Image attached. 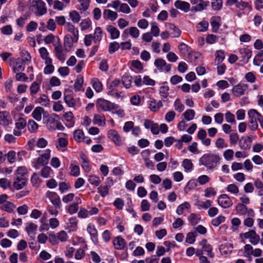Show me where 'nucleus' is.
Instances as JSON below:
<instances>
[{
  "mask_svg": "<svg viewBox=\"0 0 263 263\" xmlns=\"http://www.w3.org/2000/svg\"><path fill=\"white\" fill-rule=\"evenodd\" d=\"M27 174V171L25 166L18 167L16 171V176H18L22 178H26V176Z\"/></svg>",
  "mask_w": 263,
  "mask_h": 263,
  "instance_id": "obj_33",
  "label": "nucleus"
},
{
  "mask_svg": "<svg viewBox=\"0 0 263 263\" xmlns=\"http://www.w3.org/2000/svg\"><path fill=\"white\" fill-rule=\"evenodd\" d=\"M248 88V84L240 83L233 87L232 92L235 97H239L245 94V91Z\"/></svg>",
  "mask_w": 263,
  "mask_h": 263,
  "instance_id": "obj_5",
  "label": "nucleus"
},
{
  "mask_svg": "<svg viewBox=\"0 0 263 263\" xmlns=\"http://www.w3.org/2000/svg\"><path fill=\"white\" fill-rule=\"evenodd\" d=\"M196 205L203 209H206L212 205V202L210 200H207L205 202L198 201Z\"/></svg>",
  "mask_w": 263,
  "mask_h": 263,
  "instance_id": "obj_56",
  "label": "nucleus"
},
{
  "mask_svg": "<svg viewBox=\"0 0 263 263\" xmlns=\"http://www.w3.org/2000/svg\"><path fill=\"white\" fill-rule=\"evenodd\" d=\"M249 127L252 131H255L257 129L258 125L257 122V119L249 120Z\"/></svg>",
  "mask_w": 263,
  "mask_h": 263,
  "instance_id": "obj_61",
  "label": "nucleus"
},
{
  "mask_svg": "<svg viewBox=\"0 0 263 263\" xmlns=\"http://www.w3.org/2000/svg\"><path fill=\"white\" fill-rule=\"evenodd\" d=\"M114 206L118 210H122L124 204V201L120 198H117L114 202Z\"/></svg>",
  "mask_w": 263,
  "mask_h": 263,
  "instance_id": "obj_57",
  "label": "nucleus"
},
{
  "mask_svg": "<svg viewBox=\"0 0 263 263\" xmlns=\"http://www.w3.org/2000/svg\"><path fill=\"white\" fill-rule=\"evenodd\" d=\"M93 87L97 92H100L102 90V84L100 81L96 79L93 81Z\"/></svg>",
  "mask_w": 263,
  "mask_h": 263,
  "instance_id": "obj_52",
  "label": "nucleus"
},
{
  "mask_svg": "<svg viewBox=\"0 0 263 263\" xmlns=\"http://www.w3.org/2000/svg\"><path fill=\"white\" fill-rule=\"evenodd\" d=\"M24 62L23 59L20 58L17 59L16 65L13 67V71L15 73L23 71L24 70L25 67L23 64Z\"/></svg>",
  "mask_w": 263,
  "mask_h": 263,
  "instance_id": "obj_25",
  "label": "nucleus"
},
{
  "mask_svg": "<svg viewBox=\"0 0 263 263\" xmlns=\"http://www.w3.org/2000/svg\"><path fill=\"white\" fill-rule=\"evenodd\" d=\"M26 125V120L23 118H20L15 123V126L18 130L23 129Z\"/></svg>",
  "mask_w": 263,
  "mask_h": 263,
  "instance_id": "obj_43",
  "label": "nucleus"
},
{
  "mask_svg": "<svg viewBox=\"0 0 263 263\" xmlns=\"http://www.w3.org/2000/svg\"><path fill=\"white\" fill-rule=\"evenodd\" d=\"M8 161L10 163L14 162L15 160L16 153L14 151H10L6 154Z\"/></svg>",
  "mask_w": 263,
  "mask_h": 263,
  "instance_id": "obj_49",
  "label": "nucleus"
},
{
  "mask_svg": "<svg viewBox=\"0 0 263 263\" xmlns=\"http://www.w3.org/2000/svg\"><path fill=\"white\" fill-rule=\"evenodd\" d=\"M102 33V29L100 27H98L95 29V35L93 36V40L96 43L98 41H100L101 39V34Z\"/></svg>",
  "mask_w": 263,
  "mask_h": 263,
  "instance_id": "obj_40",
  "label": "nucleus"
},
{
  "mask_svg": "<svg viewBox=\"0 0 263 263\" xmlns=\"http://www.w3.org/2000/svg\"><path fill=\"white\" fill-rule=\"evenodd\" d=\"M107 135L108 137L111 139L116 145H119L121 144V137L117 131L114 129H110L108 132Z\"/></svg>",
  "mask_w": 263,
  "mask_h": 263,
  "instance_id": "obj_10",
  "label": "nucleus"
},
{
  "mask_svg": "<svg viewBox=\"0 0 263 263\" xmlns=\"http://www.w3.org/2000/svg\"><path fill=\"white\" fill-rule=\"evenodd\" d=\"M15 205L11 202H7L4 205L3 209L7 212L13 213L14 212V208Z\"/></svg>",
  "mask_w": 263,
  "mask_h": 263,
  "instance_id": "obj_45",
  "label": "nucleus"
},
{
  "mask_svg": "<svg viewBox=\"0 0 263 263\" xmlns=\"http://www.w3.org/2000/svg\"><path fill=\"white\" fill-rule=\"evenodd\" d=\"M73 137L75 140L78 142H81L84 139V133L82 130L77 129L74 131L73 134Z\"/></svg>",
  "mask_w": 263,
  "mask_h": 263,
  "instance_id": "obj_29",
  "label": "nucleus"
},
{
  "mask_svg": "<svg viewBox=\"0 0 263 263\" xmlns=\"http://www.w3.org/2000/svg\"><path fill=\"white\" fill-rule=\"evenodd\" d=\"M211 6L213 10H219L221 9L222 6V0H212Z\"/></svg>",
  "mask_w": 263,
  "mask_h": 263,
  "instance_id": "obj_39",
  "label": "nucleus"
},
{
  "mask_svg": "<svg viewBox=\"0 0 263 263\" xmlns=\"http://www.w3.org/2000/svg\"><path fill=\"white\" fill-rule=\"evenodd\" d=\"M120 84V81L118 79H116L112 81L108 87V95L114 96V92L116 88Z\"/></svg>",
  "mask_w": 263,
  "mask_h": 263,
  "instance_id": "obj_23",
  "label": "nucleus"
},
{
  "mask_svg": "<svg viewBox=\"0 0 263 263\" xmlns=\"http://www.w3.org/2000/svg\"><path fill=\"white\" fill-rule=\"evenodd\" d=\"M168 90L169 87L167 86H161L159 90L161 96L165 99L167 98L169 94Z\"/></svg>",
  "mask_w": 263,
  "mask_h": 263,
  "instance_id": "obj_50",
  "label": "nucleus"
},
{
  "mask_svg": "<svg viewBox=\"0 0 263 263\" xmlns=\"http://www.w3.org/2000/svg\"><path fill=\"white\" fill-rule=\"evenodd\" d=\"M129 34L134 38H137L139 36L140 32L136 27H131L129 28Z\"/></svg>",
  "mask_w": 263,
  "mask_h": 263,
  "instance_id": "obj_48",
  "label": "nucleus"
},
{
  "mask_svg": "<svg viewBox=\"0 0 263 263\" xmlns=\"http://www.w3.org/2000/svg\"><path fill=\"white\" fill-rule=\"evenodd\" d=\"M239 138L237 133H231L230 135V141L231 145H236Z\"/></svg>",
  "mask_w": 263,
  "mask_h": 263,
  "instance_id": "obj_54",
  "label": "nucleus"
},
{
  "mask_svg": "<svg viewBox=\"0 0 263 263\" xmlns=\"http://www.w3.org/2000/svg\"><path fill=\"white\" fill-rule=\"evenodd\" d=\"M98 193H99L102 197H105L108 194V187L107 185L100 186L98 188Z\"/></svg>",
  "mask_w": 263,
  "mask_h": 263,
  "instance_id": "obj_58",
  "label": "nucleus"
},
{
  "mask_svg": "<svg viewBox=\"0 0 263 263\" xmlns=\"http://www.w3.org/2000/svg\"><path fill=\"white\" fill-rule=\"evenodd\" d=\"M224 59V53L222 51H217L216 54L215 61L218 62V64H220Z\"/></svg>",
  "mask_w": 263,
  "mask_h": 263,
  "instance_id": "obj_62",
  "label": "nucleus"
},
{
  "mask_svg": "<svg viewBox=\"0 0 263 263\" xmlns=\"http://www.w3.org/2000/svg\"><path fill=\"white\" fill-rule=\"evenodd\" d=\"M79 209L78 203L74 202L71 204L67 209L68 212L70 214L76 213Z\"/></svg>",
  "mask_w": 263,
  "mask_h": 263,
  "instance_id": "obj_47",
  "label": "nucleus"
},
{
  "mask_svg": "<svg viewBox=\"0 0 263 263\" xmlns=\"http://www.w3.org/2000/svg\"><path fill=\"white\" fill-rule=\"evenodd\" d=\"M239 52L242 57V61L247 63L252 55V51L248 48H241L239 50Z\"/></svg>",
  "mask_w": 263,
  "mask_h": 263,
  "instance_id": "obj_17",
  "label": "nucleus"
},
{
  "mask_svg": "<svg viewBox=\"0 0 263 263\" xmlns=\"http://www.w3.org/2000/svg\"><path fill=\"white\" fill-rule=\"evenodd\" d=\"M190 204L188 202H185L178 206L176 213L180 215L183 214L185 209H189L190 208Z\"/></svg>",
  "mask_w": 263,
  "mask_h": 263,
  "instance_id": "obj_30",
  "label": "nucleus"
},
{
  "mask_svg": "<svg viewBox=\"0 0 263 263\" xmlns=\"http://www.w3.org/2000/svg\"><path fill=\"white\" fill-rule=\"evenodd\" d=\"M237 213L240 215H246L248 212V209L246 205L238 203L235 207Z\"/></svg>",
  "mask_w": 263,
  "mask_h": 263,
  "instance_id": "obj_26",
  "label": "nucleus"
},
{
  "mask_svg": "<svg viewBox=\"0 0 263 263\" xmlns=\"http://www.w3.org/2000/svg\"><path fill=\"white\" fill-rule=\"evenodd\" d=\"M88 180L90 184L96 186H98L101 182L99 177L95 175H90Z\"/></svg>",
  "mask_w": 263,
  "mask_h": 263,
  "instance_id": "obj_38",
  "label": "nucleus"
},
{
  "mask_svg": "<svg viewBox=\"0 0 263 263\" xmlns=\"http://www.w3.org/2000/svg\"><path fill=\"white\" fill-rule=\"evenodd\" d=\"M182 166L185 171L189 172L192 170L193 164L191 160L185 159L182 162Z\"/></svg>",
  "mask_w": 263,
  "mask_h": 263,
  "instance_id": "obj_36",
  "label": "nucleus"
},
{
  "mask_svg": "<svg viewBox=\"0 0 263 263\" xmlns=\"http://www.w3.org/2000/svg\"><path fill=\"white\" fill-rule=\"evenodd\" d=\"M31 181L33 185L38 186L41 183V180L39 176L36 173H33L31 178Z\"/></svg>",
  "mask_w": 263,
  "mask_h": 263,
  "instance_id": "obj_46",
  "label": "nucleus"
},
{
  "mask_svg": "<svg viewBox=\"0 0 263 263\" xmlns=\"http://www.w3.org/2000/svg\"><path fill=\"white\" fill-rule=\"evenodd\" d=\"M215 145L218 148H223L228 146L227 144L225 143L224 139L222 138H219L217 139Z\"/></svg>",
  "mask_w": 263,
  "mask_h": 263,
  "instance_id": "obj_53",
  "label": "nucleus"
},
{
  "mask_svg": "<svg viewBox=\"0 0 263 263\" xmlns=\"http://www.w3.org/2000/svg\"><path fill=\"white\" fill-rule=\"evenodd\" d=\"M103 17L105 20L109 19L113 21L117 18L118 14L116 12L110 10L105 9L103 12Z\"/></svg>",
  "mask_w": 263,
  "mask_h": 263,
  "instance_id": "obj_18",
  "label": "nucleus"
},
{
  "mask_svg": "<svg viewBox=\"0 0 263 263\" xmlns=\"http://www.w3.org/2000/svg\"><path fill=\"white\" fill-rule=\"evenodd\" d=\"M107 31L110 33L112 39H116L119 37L120 31L112 25H108L106 28Z\"/></svg>",
  "mask_w": 263,
  "mask_h": 263,
  "instance_id": "obj_20",
  "label": "nucleus"
},
{
  "mask_svg": "<svg viewBox=\"0 0 263 263\" xmlns=\"http://www.w3.org/2000/svg\"><path fill=\"white\" fill-rule=\"evenodd\" d=\"M89 212L84 208H81L78 214V216L81 218H85L87 217Z\"/></svg>",
  "mask_w": 263,
  "mask_h": 263,
  "instance_id": "obj_64",
  "label": "nucleus"
},
{
  "mask_svg": "<svg viewBox=\"0 0 263 263\" xmlns=\"http://www.w3.org/2000/svg\"><path fill=\"white\" fill-rule=\"evenodd\" d=\"M44 109L42 107H36L32 112V116L36 121H40L42 119V114L44 113Z\"/></svg>",
  "mask_w": 263,
  "mask_h": 263,
  "instance_id": "obj_21",
  "label": "nucleus"
},
{
  "mask_svg": "<svg viewBox=\"0 0 263 263\" xmlns=\"http://www.w3.org/2000/svg\"><path fill=\"white\" fill-rule=\"evenodd\" d=\"M64 101L66 104L70 107H72L75 105V101L71 95H65Z\"/></svg>",
  "mask_w": 263,
  "mask_h": 263,
  "instance_id": "obj_34",
  "label": "nucleus"
},
{
  "mask_svg": "<svg viewBox=\"0 0 263 263\" xmlns=\"http://www.w3.org/2000/svg\"><path fill=\"white\" fill-rule=\"evenodd\" d=\"M187 219L191 224L194 226L200 221V217H198V215L195 213H192L188 216Z\"/></svg>",
  "mask_w": 263,
  "mask_h": 263,
  "instance_id": "obj_27",
  "label": "nucleus"
},
{
  "mask_svg": "<svg viewBox=\"0 0 263 263\" xmlns=\"http://www.w3.org/2000/svg\"><path fill=\"white\" fill-rule=\"evenodd\" d=\"M252 143V139L250 137L247 138L242 137L239 141V145L242 149L248 150L250 148Z\"/></svg>",
  "mask_w": 263,
  "mask_h": 263,
  "instance_id": "obj_13",
  "label": "nucleus"
},
{
  "mask_svg": "<svg viewBox=\"0 0 263 263\" xmlns=\"http://www.w3.org/2000/svg\"><path fill=\"white\" fill-rule=\"evenodd\" d=\"M39 84L36 82H34L30 87V93L31 95L36 94L39 90Z\"/></svg>",
  "mask_w": 263,
  "mask_h": 263,
  "instance_id": "obj_60",
  "label": "nucleus"
},
{
  "mask_svg": "<svg viewBox=\"0 0 263 263\" xmlns=\"http://www.w3.org/2000/svg\"><path fill=\"white\" fill-rule=\"evenodd\" d=\"M227 189L228 192L234 194H237L239 192L238 187L234 184H229Z\"/></svg>",
  "mask_w": 263,
  "mask_h": 263,
  "instance_id": "obj_63",
  "label": "nucleus"
},
{
  "mask_svg": "<svg viewBox=\"0 0 263 263\" xmlns=\"http://www.w3.org/2000/svg\"><path fill=\"white\" fill-rule=\"evenodd\" d=\"M64 117L66 120L69 123L70 126H72L74 124L73 118L74 116L71 111L66 112Z\"/></svg>",
  "mask_w": 263,
  "mask_h": 263,
  "instance_id": "obj_41",
  "label": "nucleus"
},
{
  "mask_svg": "<svg viewBox=\"0 0 263 263\" xmlns=\"http://www.w3.org/2000/svg\"><path fill=\"white\" fill-rule=\"evenodd\" d=\"M9 117V114L8 112L4 111L0 115V121L2 122V124L4 126H7L9 124V121L8 117Z\"/></svg>",
  "mask_w": 263,
  "mask_h": 263,
  "instance_id": "obj_32",
  "label": "nucleus"
},
{
  "mask_svg": "<svg viewBox=\"0 0 263 263\" xmlns=\"http://www.w3.org/2000/svg\"><path fill=\"white\" fill-rule=\"evenodd\" d=\"M195 112L194 110L191 109H187L183 115L187 121H191L194 118Z\"/></svg>",
  "mask_w": 263,
  "mask_h": 263,
  "instance_id": "obj_31",
  "label": "nucleus"
},
{
  "mask_svg": "<svg viewBox=\"0 0 263 263\" xmlns=\"http://www.w3.org/2000/svg\"><path fill=\"white\" fill-rule=\"evenodd\" d=\"M209 5V1H203L200 0L197 4L191 8V10L192 12L201 11L203 10Z\"/></svg>",
  "mask_w": 263,
  "mask_h": 263,
  "instance_id": "obj_16",
  "label": "nucleus"
},
{
  "mask_svg": "<svg viewBox=\"0 0 263 263\" xmlns=\"http://www.w3.org/2000/svg\"><path fill=\"white\" fill-rule=\"evenodd\" d=\"M225 220V217L223 216L219 215L218 217L213 219L212 224L214 226L217 227Z\"/></svg>",
  "mask_w": 263,
  "mask_h": 263,
  "instance_id": "obj_44",
  "label": "nucleus"
},
{
  "mask_svg": "<svg viewBox=\"0 0 263 263\" xmlns=\"http://www.w3.org/2000/svg\"><path fill=\"white\" fill-rule=\"evenodd\" d=\"M174 5L177 9H180L184 12H187L191 10L190 4L184 1L177 0L175 2Z\"/></svg>",
  "mask_w": 263,
  "mask_h": 263,
  "instance_id": "obj_11",
  "label": "nucleus"
},
{
  "mask_svg": "<svg viewBox=\"0 0 263 263\" xmlns=\"http://www.w3.org/2000/svg\"><path fill=\"white\" fill-rule=\"evenodd\" d=\"M69 16L74 23H78L81 19L79 13L76 10L71 11L69 13Z\"/></svg>",
  "mask_w": 263,
  "mask_h": 263,
  "instance_id": "obj_35",
  "label": "nucleus"
},
{
  "mask_svg": "<svg viewBox=\"0 0 263 263\" xmlns=\"http://www.w3.org/2000/svg\"><path fill=\"white\" fill-rule=\"evenodd\" d=\"M50 150L47 149L46 150L45 153L41 155L37 159V163L34 165V167L37 169L39 168L37 164L40 165H44L48 163V160L50 157Z\"/></svg>",
  "mask_w": 263,
  "mask_h": 263,
  "instance_id": "obj_8",
  "label": "nucleus"
},
{
  "mask_svg": "<svg viewBox=\"0 0 263 263\" xmlns=\"http://www.w3.org/2000/svg\"><path fill=\"white\" fill-rule=\"evenodd\" d=\"M83 83V77L81 75H79L77 77L74 84V88L76 91L80 90L82 84Z\"/></svg>",
  "mask_w": 263,
  "mask_h": 263,
  "instance_id": "obj_28",
  "label": "nucleus"
},
{
  "mask_svg": "<svg viewBox=\"0 0 263 263\" xmlns=\"http://www.w3.org/2000/svg\"><path fill=\"white\" fill-rule=\"evenodd\" d=\"M120 48L119 43L115 42L110 43L108 47V52L110 54H112Z\"/></svg>",
  "mask_w": 263,
  "mask_h": 263,
  "instance_id": "obj_37",
  "label": "nucleus"
},
{
  "mask_svg": "<svg viewBox=\"0 0 263 263\" xmlns=\"http://www.w3.org/2000/svg\"><path fill=\"white\" fill-rule=\"evenodd\" d=\"M26 178L16 176L13 182V186L16 190H20L26 185Z\"/></svg>",
  "mask_w": 263,
  "mask_h": 263,
  "instance_id": "obj_15",
  "label": "nucleus"
},
{
  "mask_svg": "<svg viewBox=\"0 0 263 263\" xmlns=\"http://www.w3.org/2000/svg\"><path fill=\"white\" fill-rule=\"evenodd\" d=\"M29 9L37 16H41L47 13L45 4L42 0H32Z\"/></svg>",
  "mask_w": 263,
  "mask_h": 263,
  "instance_id": "obj_3",
  "label": "nucleus"
},
{
  "mask_svg": "<svg viewBox=\"0 0 263 263\" xmlns=\"http://www.w3.org/2000/svg\"><path fill=\"white\" fill-rule=\"evenodd\" d=\"M218 203L219 205L224 209L231 207L233 202L229 196L226 194H222L220 195L217 200Z\"/></svg>",
  "mask_w": 263,
  "mask_h": 263,
  "instance_id": "obj_6",
  "label": "nucleus"
},
{
  "mask_svg": "<svg viewBox=\"0 0 263 263\" xmlns=\"http://www.w3.org/2000/svg\"><path fill=\"white\" fill-rule=\"evenodd\" d=\"M28 127L31 133H33L38 128V124L33 120H30L28 121Z\"/></svg>",
  "mask_w": 263,
  "mask_h": 263,
  "instance_id": "obj_42",
  "label": "nucleus"
},
{
  "mask_svg": "<svg viewBox=\"0 0 263 263\" xmlns=\"http://www.w3.org/2000/svg\"><path fill=\"white\" fill-rule=\"evenodd\" d=\"M60 119L59 116L55 114H53L49 116L46 121L47 128L49 130H54L55 129L63 130L65 128L59 121Z\"/></svg>",
  "mask_w": 263,
  "mask_h": 263,
  "instance_id": "obj_2",
  "label": "nucleus"
},
{
  "mask_svg": "<svg viewBox=\"0 0 263 263\" xmlns=\"http://www.w3.org/2000/svg\"><path fill=\"white\" fill-rule=\"evenodd\" d=\"M209 26V23L206 21H202L198 24V31L200 32L205 31Z\"/></svg>",
  "mask_w": 263,
  "mask_h": 263,
  "instance_id": "obj_59",
  "label": "nucleus"
},
{
  "mask_svg": "<svg viewBox=\"0 0 263 263\" xmlns=\"http://www.w3.org/2000/svg\"><path fill=\"white\" fill-rule=\"evenodd\" d=\"M154 65L161 71L165 70L166 72H169L171 70V65L167 64L165 61L162 59H156L154 62Z\"/></svg>",
  "mask_w": 263,
  "mask_h": 263,
  "instance_id": "obj_7",
  "label": "nucleus"
},
{
  "mask_svg": "<svg viewBox=\"0 0 263 263\" xmlns=\"http://www.w3.org/2000/svg\"><path fill=\"white\" fill-rule=\"evenodd\" d=\"M175 109L179 112H181L184 110V106L180 102V99H177L174 103Z\"/></svg>",
  "mask_w": 263,
  "mask_h": 263,
  "instance_id": "obj_55",
  "label": "nucleus"
},
{
  "mask_svg": "<svg viewBox=\"0 0 263 263\" xmlns=\"http://www.w3.org/2000/svg\"><path fill=\"white\" fill-rule=\"evenodd\" d=\"M220 157L218 155L208 153L203 155L199 159V165H204L209 169H213L219 161Z\"/></svg>",
  "mask_w": 263,
  "mask_h": 263,
  "instance_id": "obj_1",
  "label": "nucleus"
},
{
  "mask_svg": "<svg viewBox=\"0 0 263 263\" xmlns=\"http://www.w3.org/2000/svg\"><path fill=\"white\" fill-rule=\"evenodd\" d=\"M93 123L99 126H104L105 124V118L104 115H95Z\"/></svg>",
  "mask_w": 263,
  "mask_h": 263,
  "instance_id": "obj_22",
  "label": "nucleus"
},
{
  "mask_svg": "<svg viewBox=\"0 0 263 263\" xmlns=\"http://www.w3.org/2000/svg\"><path fill=\"white\" fill-rule=\"evenodd\" d=\"M87 230L89 233L92 241L97 244L98 242V231L95 226L89 224L87 227Z\"/></svg>",
  "mask_w": 263,
  "mask_h": 263,
  "instance_id": "obj_14",
  "label": "nucleus"
},
{
  "mask_svg": "<svg viewBox=\"0 0 263 263\" xmlns=\"http://www.w3.org/2000/svg\"><path fill=\"white\" fill-rule=\"evenodd\" d=\"M37 226L32 222H29L27 223V226L26 227V231H27L28 235H30V233L34 230H36L37 229Z\"/></svg>",
  "mask_w": 263,
  "mask_h": 263,
  "instance_id": "obj_51",
  "label": "nucleus"
},
{
  "mask_svg": "<svg viewBox=\"0 0 263 263\" xmlns=\"http://www.w3.org/2000/svg\"><path fill=\"white\" fill-rule=\"evenodd\" d=\"M112 242L115 248L117 250L123 249L126 245L125 240L121 236L116 237L113 240Z\"/></svg>",
  "mask_w": 263,
  "mask_h": 263,
  "instance_id": "obj_12",
  "label": "nucleus"
},
{
  "mask_svg": "<svg viewBox=\"0 0 263 263\" xmlns=\"http://www.w3.org/2000/svg\"><path fill=\"white\" fill-rule=\"evenodd\" d=\"M220 20V17L214 16L211 19V24L212 27V31L213 32H217L220 26L219 21Z\"/></svg>",
  "mask_w": 263,
  "mask_h": 263,
  "instance_id": "obj_19",
  "label": "nucleus"
},
{
  "mask_svg": "<svg viewBox=\"0 0 263 263\" xmlns=\"http://www.w3.org/2000/svg\"><path fill=\"white\" fill-rule=\"evenodd\" d=\"M133 78L128 74H124L122 77V82L124 86L126 88H129L132 85Z\"/></svg>",
  "mask_w": 263,
  "mask_h": 263,
  "instance_id": "obj_24",
  "label": "nucleus"
},
{
  "mask_svg": "<svg viewBox=\"0 0 263 263\" xmlns=\"http://www.w3.org/2000/svg\"><path fill=\"white\" fill-rule=\"evenodd\" d=\"M74 39L72 36L69 34H66L64 39V47L66 51L69 52L73 47Z\"/></svg>",
  "mask_w": 263,
  "mask_h": 263,
  "instance_id": "obj_9",
  "label": "nucleus"
},
{
  "mask_svg": "<svg viewBox=\"0 0 263 263\" xmlns=\"http://www.w3.org/2000/svg\"><path fill=\"white\" fill-rule=\"evenodd\" d=\"M97 105L101 108L104 111L116 110L119 107L118 104L112 103L109 101L101 98L98 99Z\"/></svg>",
  "mask_w": 263,
  "mask_h": 263,
  "instance_id": "obj_4",
  "label": "nucleus"
}]
</instances>
